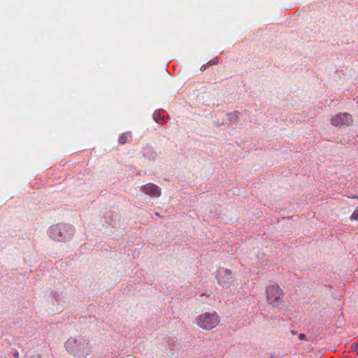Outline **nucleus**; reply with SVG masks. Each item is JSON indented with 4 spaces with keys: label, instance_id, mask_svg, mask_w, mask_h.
<instances>
[{
    "label": "nucleus",
    "instance_id": "1",
    "mask_svg": "<svg viewBox=\"0 0 358 358\" xmlns=\"http://www.w3.org/2000/svg\"><path fill=\"white\" fill-rule=\"evenodd\" d=\"M66 351L77 358H85L92 353V345L84 336L70 337L64 344Z\"/></svg>",
    "mask_w": 358,
    "mask_h": 358
},
{
    "label": "nucleus",
    "instance_id": "2",
    "mask_svg": "<svg viewBox=\"0 0 358 358\" xmlns=\"http://www.w3.org/2000/svg\"><path fill=\"white\" fill-rule=\"evenodd\" d=\"M49 234L54 241L66 242L72 238L74 234V228L66 224H57L50 228Z\"/></svg>",
    "mask_w": 358,
    "mask_h": 358
},
{
    "label": "nucleus",
    "instance_id": "3",
    "mask_svg": "<svg viewBox=\"0 0 358 358\" xmlns=\"http://www.w3.org/2000/svg\"><path fill=\"white\" fill-rule=\"evenodd\" d=\"M194 323L203 330H212L220 323V317L215 312H204L196 317Z\"/></svg>",
    "mask_w": 358,
    "mask_h": 358
},
{
    "label": "nucleus",
    "instance_id": "4",
    "mask_svg": "<svg viewBox=\"0 0 358 358\" xmlns=\"http://www.w3.org/2000/svg\"><path fill=\"white\" fill-rule=\"evenodd\" d=\"M215 277L217 284L223 288H229L237 283L232 271L227 268L219 267Z\"/></svg>",
    "mask_w": 358,
    "mask_h": 358
},
{
    "label": "nucleus",
    "instance_id": "5",
    "mask_svg": "<svg viewBox=\"0 0 358 358\" xmlns=\"http://www.w3.org/2000/svg\"><path fill=\"white\" fill-rule=\"evenodd\" d=\"M266 293V301L273 308L278 307L282 301L284 294L278 285H270L267 287Z\"/></svg>",
    "mask_w": 358,
    "mask_h": 358
},
{
    "label": "nucleus",
    "instance_id": "6",
    "mask_svg": "<svg viewBox=\"0 0 358 358\" xmlns=\"http://www.w3.org/2000/svg\"><path fill=\"white\" fill-rule=\"evenodd\" d=\"M353 122L352 117L347 113L334 115L331 119V124L336 127H348Z\"/></svg>",
    "mask_w": 358,
    "mask_h": 358
},
{
    "label": "nucleus",
    "instance_id": "7",
    "mask_svg": "<svg viewBox=\"0 0 358 358\" xmlns=\"http://www.w3.org/2000/svg\"><path fill=\"white\" fill-rule=\"evenodd\" d=\"M142 191L151 196H159L161 194L160 188L152 183L145 185L142 187Z\"/></svg>",
    "mask_w": 358,
    "mask_h": 358
},
{
    "label": "nucleus",
    "instance_id": "8",
    "mask_svg": "<svg viewBox=\"0 0 358 358\" xmlns=\"http://www.w3.org/2000/svg\"><path fill=\"white\" fill-rule=\"evenodd\" d=\"M131 136V132H125V133H123L120 137L119 138V140H118V142L121 145H124L125 144L127 141H128V138Z\"/></svg>",
    "mask_w": 358,
    "mask_h": 358
},
{
    "label": "nucleus",
    "instance_id": "9",
    "mask_svg": "<svg viewBox=\"0 0 358 358\" xmlns=\"http://www.w3.org/2000/svg\"><path fill=\"white\" fill-rule=\"evenodd\" d=\"M350 219L352 220H357L358 221V208L356 209L352 214L351 215Z\"/></svg>",
    "mask_w": 358,
    "mask_h": 358
},
{
    "label": "nucleus",
    "instance_id": "10",
    "mask_svg": "<svg viewBox=\"0 0 358 358\" xmlns=\"http://www.w3.org/2000/svg\"><path fill=\"white\" fill-rule=\"evenodd\" d=\"M217 62H218V59H214V61H213V62H209L207 64V65H208V66H211V65H213V64H216L217 63Z\"/></svg>",
    "mask_w": 358,
    "mask_h": 358
},
{
    "label": "nucleus",
    "instance_id": "11",
    "mask_svg": "<svg viewBox=\"0 0 358 358\" xmlns=\"http://www.w3.org/2000/svg\"><path fill=\"white\" fill-rule=\"evenodd\" d=\"M305 338H306V336H305V334H299V338L300 340H301V341H302V340H304V339H305Z\"/></svg>",
    "mask_w": 358,
    "mask_h": 358
},
{
    "label": "nucleus",
    "instance_id": "12",
    "mask_svg": "<svg viewBox=\"0 0 358 358\" xmlns=\"http://www.w3.org/2000/svg\"><path fill=\"white\" fill-rule=\"evenodd\" d=\"M153 118H154V120H155L156 122H159V119L158 118V117H157V114H156V113H154V115H153Z\"/></svg>",
    "mask_w": 358,
    "mask_h": 358
},
{
    "label": "nucleus",
    "instance_id": "13",
    "mask_svg": "<svg viewBox=\"0 0 358 358\" xmlns=\"http://www.w3.org/2000/svg\"><path fill=\"white\" fill-rule=\"evenodd\" d=\"M206 69V65H203V66L201 67V71H204Z\"/></svg>",
    "mask_w": 358,
    "mask_h": 358
},
{
    "label": "nucleus",
    "instance_id": "14",
    "mask_svg": "<svg viewBox=\"0 0 358 358\" xmlns=\"http://www.w3.org/2000/svg\"><path fill=\"white\" fill-rule=\"evenodd\" d=\"M350 198H352V199H358V196H352Z\"/></svg>",
    "mask_w": 358,
    "mask_h": 358
},
{
    "label": "nucleus",
    "instance_id": "15",
    "mask_svg": "<svg viewBox=\"0 0 358 358\" xmlns=\"http://www.w3.org/2000/svg\"><path fill=\"white\" fill-rule=\"evenodd\" d=\"M155 215H157V216H159V217H161V215H159V213L158 212H156V213H155Z\"/></svg>",
    "mask_w": 358,
    "mask_h": 358
},
{
    "label": "nucleus",
    "instance_id": "16",
    "mask_svg": "<svg viewBox=\"0 0 358 358\" xmlns=\"http://www.w3.org/2000/svg\"><path fill=\"white\" fill-rule=\"evenodd\" d=\"M231 115H232L231 113H228L227 115L229 118V116H231Z\"/></svg>",
    "mask_w": 358,
    "mask_h": 358
},
{
    "label": "nucleus",
    "instance_id": "17",
    "mask_svg": "<svg viewBox=\"0 0 358 358\" xmlns=\"http://www.w3.org/2000/svg\"><path fill=\"white\" fill-rule=\"evenodd\" d=\"M15 357H18V353H15Z\"/></svg>",
    "mask_w": 358,
    "mask_h": 358
},
{
    "label": "nucleus",
    "instance_id": "18",
    "mask_svg": "<svg viewBox=\"0 0 358 358\" xmlns=\"http://www.w3.org/2000/svg\"><path fill=\"white\" fill-rule=\"evenodd\" d=\"M292 334H295V332L294 331H292Z\"/></svg>",
    "mask_w": 358,
    "mask_h": 358
},
{
    "label": "nucleus",
    "instance_id": "19",
    "mask_svg": "<svg viewBox=\"0 0 358 358\" xmlns=\"http://www.w3.org/2000/svg\"><path fill=\"white\" fill-rule=\"evenodd\" d=\"M38 358H40V357H38Z\"/></svg>",
    "mask_w": 358,
    "mask_h": 358
}]
</instances>
